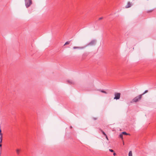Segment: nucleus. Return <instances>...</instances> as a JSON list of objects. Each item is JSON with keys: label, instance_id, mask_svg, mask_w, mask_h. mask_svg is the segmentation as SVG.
I'll return each instance as SVG.
<instances>
[{"label": "nucleus", "instance_id": "1", "mask_svg": "<svg viewBox=\"0 0 156 156\" xmlns=\"http://www.w3.org/2000/svg\"><path fill=\"white\" fill-rule=\"evenodd\" d=\"M32 3L31 0H25V4L26 7L28 8L32 4Z\"/></svg>", "mask_w": 156, "mask_h": 156}, {"label": "nucleus", "instance_id": "2", "mask_svg": "<svg viewBox=\"0 0 156 156\" xmlns=\"http://www.w3.org/2000/svg\"><path fill=\"white\" fill-rule=\"evenodd\" d=\"M142 98V95H140L139 96L136 97L132 100L133 102H137L139 100H140Z\"/></svg>", "mask_w": 156, "mask_h": 156}, {"label": "nucleus", "instance_id": "3", "mask_svg": "<svg viewBox=\"0 0 156 156\" xmlns=\"http://www.w3.org/2000/svg\"><path fill=\"white\" fill-rule=\"evenodd\" d=\"M120 93H115V97L114 98V99L116 100L119 99L120 97Z\"/></svg>", "mask_w": 156, "mask_h": 156}, {"label": "nucleus", "instance_id": "4", "mask_svg": "<svg viewBox=\"0 0 156 156\" xmlns=\"http://www.w3.org/2000/svg\"><path fill=\"white\" fill-rule=\"evenodd\" d=\"M96 42L95 40L91 41L87 45H94Z\"/></svg>", "mask_w": 156, "mask_h": 156}, {"label": "nucleus", "instance_id": "5", "mask_svg": "<svg viewBox=\"0 0 156 156\" xmlns=\"http://www.w3.org/2000/svg\"><path fill=\"white\" fill-rule=\"evenodd\" d=\"M85 47H73V49H82L83 48Z\"/></svg>", "mask_w": 156, "mask_h": 156}, {"label": "nucleus", "instance_id": "6", "mask_svg": "<svg viewBox=\"0 0 156 156\" xmlns=\"http://www.w3.org/2000/svg\"><path fill=\"white\" fill-rule=\"evenodd\" d=\"M131 6V5L130 3L129 2L127 3V6H126V8H128L130 7Z\"/></svg>", "mask_w": 156, "mask_h": 156}, {"label": "nucleus", "instance_id": "7", "mask_svg": "<svg viewBox=\"0 0 156 156\" xmlns=\"http://www.w3.org/2000/svg\"><path fill=\"white\" fill-rule=\"evenodd\" d=\"M129 156H133L132 151H130L129 153Z\"/></svg>", "mask_w": 156, "mask_h": 156}, {"label": "nucleus", "instance_id": "8", "mask_svg": "<svg viewBox=\"0 0 156 156\" xmlns=\"http://www.w3.org/2000/svg\"><path fill=\"white\" fill-rule=\"evenodd\" d=\"M122 134H123L126 135H129V134H128V133H127L126 132H122Z\"/></svg>", "mask_w": 156, "mask_h": 156}, {"label": "nucleus", "instance_id": "9", "mask_svg": "<svg viewBox=\"0 0 156 156\" xmlns=\"http://www.w3.org/2000/svg\"><path fill=\"white\" fill-rule=\"evenodd\" d=\"M20 150L19 149H17L16 150V152L17 154H19L20 153Z\"/></svg>", "mask_w": 156, "mask_h": 156}, {"label": "nucleus", "instance_id": "10", "mask_svg": "<svg viewBox=\"0 0 156 156\" xmlns=\"http://www.w3.org/2000/svg\"><path fill=\"white\" fill-rule=\"evenodd\" d=\"M119 136L122 139H123V135L122 133L120 134Z\"/></svg>", "mask_w": 156, "mask_h": 156}, {"label": "nucleus", "instance_id": "11", "mask_svg": "<svg viewBox=\"0 0 156 156\" xmlns=\"http://www.w3.org/2000/svg\"><path fill=\"white\" fill-rule=\"evenodd\" d=\"M100 91L102 93H104L106 94H107V92L103 90H101Z\"/></svg>", "mask_w": 156, "mask_h": 156}, {"label": "nucleus", "instance_id": "12", "mask_svg": "<svg viewBox=\"0 0 156 156\" xmlns=\"http://www.w3.org/2000/svg\"><path fill=\"white\" fill-rule=\"evenodd\" d=\"M68 82L70 84H72L73 83V82L71 80H68Z\"/></svg>", "mask_w": 156, "mask_h": 156}, {"label": "nucleus", "instance_id": "13", "mask_svg": "<svg viewBox=\"0 0 156 156\" xmlns=\"http://www.w3.org/2000/svg\"><path fill=\"white\" fill-rule=\"evenodd\" d=\"M69 44V41H67L65 44L64 45H65L66 44Z\"/></svg>", "mask_w": 156, "mask_h": 156}, {"label": "nucleus", "instance_id": "14", "mask_svg": "<svg viewBox=\"0 0 156 156\" xmlns=\"http://www.w3.org/2000/svg\"><path fill=\"white\" fill-rule=\"evenodd\" d=\"M0 143H1L2 142V136H0Z\"/></svg>", "mask_w": 156, "mask_h": 156}, {"label": "nucleus", "instance_id": "15", "mask_svg": "<svg viewBox=\"0 0 156 156\" xmlns=\"http://www.w3.org/2000/svg\"><path fill=\"white\" fill-rule=\"evenodd\" d=\"M148 91V90H146L142 94H145L146 93H147Z\"/></svg>", "mask_w": 156, "mask_h": 156}, {"label": "nucleus", "instance_id": "16", "mask_svg": "<svg viewBox=\"0 0 156 156\" xmlns=\"http://www.w3.org/2000/svg\"><path fill=\"white\" fill-rule=\"evenodd\" d=\"M109 151H110L111 152H114V151L112 149H109Z\"/></svg>", "mask_w": 156, "mask_h": 156}, {"label": "nucleus", "instance_id": "17", "mask_svg": "<svg viewBox=\"0 0 156 156\" xmlns=\"http://www.w3.org/2000/svg\"><path fill=\"white\" fill-rule=\"evenodd\" d=\"M102 133L103 134H104L105 136H106V134L105 133L104 131H102Z\"/></svg>", "mask_w": 156, "mask_h": 156}, {"label": "nucleus", "instance_id": "18", "mask_svg": "<svg viewBox=\"0 0 156 156\" xmlns=\"http://www.w3.org/2000/svg\"><path fill=\"white\" fill-rule=\"evenodd\" d=\"M2 152V148H0V155L1 154Z\"/></svg>", "mask_w": 156, "mask_h": 156}, {"label": "nucleus", "instance_id": "19", "mask_svg": "<svg viewBox=\"0 0 156 156\" xmlns=\"http://www.w3.org/2000/svg\"><path fill=\"white\" fill-rule=\"evenodd\" d=\"M103 19V18L102 17H100L99 18V20H101V19Z\"/></svg>", "mask_w": 156, "mask_h": 156}, {"label": "nucleus", "instance_id": "20", "mask_svg": "<svg viewBox=\"0 0 156 156\" xmlns=\"http://www.w3.org/2000/svg\"><path fill=\"white\" fill-rule=\"evenodd\" d=\"M106 136V139H107L108 140V137L107 136V135H106V136Z\"/></svg>", "mask_w": 156, "mask_h": 156}, {"label": "nucleus", "instance_id": "21", "mask_svg": "<svg viewBox=\"0 0 156 156\" xmlns=\"http://www.w3.org/2000/svg\"><path fill=\"white\" fill-rule=\"evenodd\" d=\"M113 154L114 156H115L116 155V154L115 153H114Z\"/></svg>", "mask_w": 156, "mask_h": 156}, {"label": "nucleus", "instance_id": "22", "mask_svg": "<svg viewBox=\"0 0 156 156\" xmlns=\"http://www.w3.org/2000/svg\"><path fill=\"white\" fill-rule=\"evenodd\" d=\"M0 135L1 136H2V133H0Z\"/></svg>", "mask_w": 156, "mask_h": 156}, {"label": "nucleus", "instance_id": "23", "mask_svg": "<svg viewBox=\"0 0 156 156\" xmlns=\"http://www.w3.org/2000/svg\"><path fill=\"white\" fill-rule=\"evenodd\" d=\"M1 133V129H0V133Z\"/></svg>", "mask_w": 156, "mask_h": 156}]
</instances>
